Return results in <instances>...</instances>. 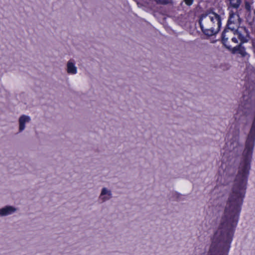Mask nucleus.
Returning <instances> with one entry per match:
<instances>
[{
    "mask_svg": "<svg viewBox=\"0 0 255 255\" xmlns=\"http://www.w3.org/2000/svg\"><path fill=\"white\" fill-rule=\"evenodd\" d=\"M227 1L229 8L237 9L241 3V0H227Z\"/></svg>",
    "mask_w": 255,
    "mask_h": 255,
    "instance_id": "obj_10",
    "label": "nucleus"
},
{
    "mask_svg": "<svg viewBox=\"0 0 255 255\" xmlns=\"http://www.w3.org/2000/svg\"><path fill=\"white\" fill-rule=\"evenodd\" d=\"M185 3L188 5H191L193 2V0H184Z\"/></svg>",
    "mask_w": 255,
    "mask_h": 255,
    "instance_id": "obj_13",
    "label": "nucleus"
},
{
    "mask_svg": "<svg viewBox=\"0 0 255 255\" xmlns=\"http://www.w3.org/2000/svg\"><path fill=\"white\" fill-rule=\"evenodd\" d=\"M233 145V148L237 147L239 145V137H235L233 141L231 143Z\"/></svg>",
    "mask_w": 255,
    "mask_h": 255,
    "instance_id": "obj_11",
    "label": "nucleus"
},
{
    "mask_svg": "<svg viewBox=\"0 0 255 255\" xmlns=\"http://www.w3.org/2000/svg\"><path fill=\"white\" fill-rule=\"evenodd\" d=\"M222 38L224 45L228 49H231L239 40L241 43L247 42L250 39V36L247 29L244 27H240L237 29L227 27L223 32Z\"/></svg>",
    "mask_w": 255,
    "mask_h": 255,
    "instance_id": "obj_2",
    "label": "nucleus"
},
{
    "mask_svg": "<svg viewBox=\"0 0 255 255\" xmlns=\"http://www.w3.org/2000/svg\"><path fill=\"white\" fill-rule=\"evenodd\" d=\"M158 4H166L169 2V0H155Z\"/></svg>",
    "mask_w": 255,
    "mask_h": 255,
    "instance_id": "obj_12",
    "label": "nucleus"
},
{
    "mask_svg": "<svg viewBox=\"0 0 255 255\" xmlns=\"http://www.w3.org/2000/svg\"><path fill=\"white\" fill-rule=\"evenodd\" d=\"M241 107L253 108L254 117L245 141L243 158L240 162L238 172L234 180L224 212H240L245 196L248 178L251 169L252 154L255 145V94L248 90L244 93Z\"/></svg>",
    "mask_w": 255,
    "mask_h": 255,
    "instance_id": "obj_1",
    "label": "nucleus"
},
{
    "mask_svg": "<svg viewBox=\"0 0 255 255\" xmlns=\"http://www.w3.org/2000/svg\"><path fill=\"white\" fill-rule=\"evenodd\" d=\"M31 118L29 116L22 115L19 117L18 120V132L23 131L26 128V124L30 123Z\"/></svg>",
    "mask_w": 255,
    "mask_h": 255,
    "instance_id": "obj_5",
    "label": "nucleus"
},
{
    "mask_svg": "<svg viewBox=\"0 0 255 255\" xmlns=\"http://www.w3.org/2000/svg\"><path fill=\"white\" fill-rule=\"evenodd\" d=\"M240 23V18L239 15L236 13L230 12L227 24V27L232 29H236V28H239L238 26Z\"/></svg>",
    "mask_w": 255,
    "mask_h": 255,
    "instance_id": "obj_4",
    "label": "nucleus"
},
{
    "mask_svg": "<svg viewBox=\"0 0 255 255\" xmlns=\"http://www.w3.org/2000/svg\"><path fill=\"white\" fill-rule=\"evenodd\" d=\"M66 72L68 74L75 75L77 73V67L73 59H70L66 63Z\"/></svg>",
    "mask_w": 255,
    "mask_h": 255,
    "instance_id": "obj_8",
    "label": "nucleus"
},
{
    "mask_svg": "<svg viewBox=\"0 0 255 255\" xmlns=\"http://www.w3.org/2000/svg\"><path fill=\"white\" fill-rule=\"evenodd\" d=\"M112 197V191L106 187H103L101 190L99 199L102 203H104L110 200Z\"/></svg>",
    "mask_w": 255,
    "mask_h": 255,
    "instance_id": "obj_7",
    "label": "nucleus"
},
{
    "mask_svg": "<svg viewBox=\"0 0 255 255\" xmlns=\"http://www.w3.org/2000/svg\"><path fill=\"white\" fill-rule=\"evenodd\" d=\"M199 22L203 32L209 36L219 31L221 23L220 15L211 10L202 13Z\"/></svg>",
    "mask_w": 255,
    "mask_h": 255,
    "instance_id": "obj_3",
    "label": "nucleus"
},
{
    "mask_svg": "<svg viewBox=\"0 0 255 255\" xmlns=\"http://www.w3.org/2000/svg\"><path fill=\"white\" fill-rule=\"evenodd\" d=\"M17 209L14 206L6 205L0 208V217L8 216L15 213Z\"/></svg>",
    "mask_w": 255,
    "mask_h": 255,
    "instance_id": "obj_6",
    "label": "nucleus"
},
{
    "mask_svg": "<svg viewBox=\"0 0 255 255\" xmlns=\"http://www.w3.org/2000/svg\"><path fill=\"white\" fill-rule=\"evenodd\" d=\"M242 44L240 41V44L238 46H235L234 47H232V50L233 53H238L244 56L247 54V53L245 51V48L242 46Z\"/></svg>",
    "mask_w": 255,
    "mask_h": 255,
    "instance_id": "obj_9",
    "label": "nucleus"
}]
</instances>
